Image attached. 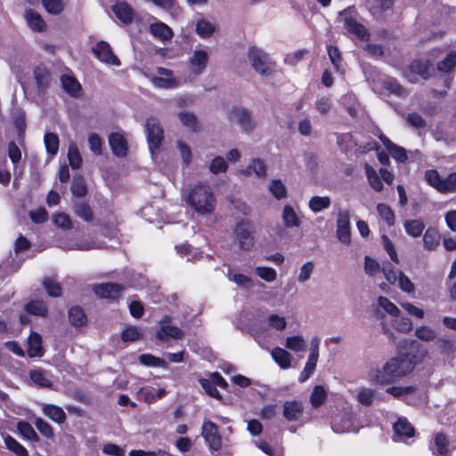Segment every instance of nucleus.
<instances>
[{
    "instance_id": "obj_6",
    "label": "nucleus",
    "mask_w": 456,
    "mask_h": 456,
    "mask_svg": "<svg viewBox=\"0 0 456 456\" xmlns=\"http://www.w3.org/2000/svg\"><path fill=\"white\" fill-rule=\"evenodd\" d=\"M382 273L388 284L395 285L404 293L413 294L415 292V285L411 279L402 271H396L388 263L382 266Z\"/></svg>"
},
{
    "instance_id": "obj_14",
    "label": "nucleus",
    "mask_w": 456,
    "mask_h": 456,
    "mask_svg": "<svg viewBox=\"0 0 456 456\" xmlns=\"http://www.w3.org/2000/svg\"><path fill=\"white\" fill-rule=\"evenodd\" d=\"M209 61V53L205 49H195L188 59L190 71L194 76L201 75Z\"/></svg>"
},
{
    "instance_id": "obj_11",
    "label": "nucleus",
    "mask_w": 456,
    "mask_h": 456,
    "mask_svg": "<svg viewBox=\"0 0 456 456\" xmlns=\"http://www.w3.org/2000/svg\"><path fill=\"white\" fill-rule=\"evenodd\" d=\"M336 236L343 245L351 243L350 212L347 209H339L336 221Z\"/></svg>"
},
{
    "instance_id": "obj_9",
    "label": "nucleus",
    "mask_w": 456,
    "mask_h": 456,
    "mask_svg": "<svg viewBox=\"0 0 456 456\" xmlns=\"http://www.w3.org/2000/svg\"><path fill=\"white\" fill-rule=\"evenodd\" d=\"M248 58L256 72L266 76L271 72V61L268 54L256 46H251L248 52Z\"/></svg>"
},
{
    "instance_id": "obj_64",
    "label": "nucleus",
    "mask_w": 456,
    "mask_h": 456,
    "mask_svg": "<svg viewBox=\"0 0 456 456\" xmlns=\"http://www.w3.org/2000/svg\"><path fill=\"white\" fill-rule=\"evenodd\" d=\"M208 169L214 175L224 173L228 169V163L223 157L217 156L211 160Z\"/></svg>"
},
{
    "instance_id": "obj_29",
    "label": "nucleus",
    "mask_w": 456,
    "mask_h": 456,
    "mask_svg": "<svg viewBox=\"0 0 456 456\" xmlns=\"http://www.w3.org/2000/svg\"><path fill=\"white\" fill-rule=\"evenodd\" d=\"M273 360L283 370L291 366L292 355L285 349L280 346L273 348L270 352Z\"/></svg>"
},
{
    "instance_id": "obj_43",
    "label": "nucleus",
    "mask_w": 456,
    "mask_h": 456,
    "mask_svg": "<svg viewBox=\"0 0 456 456\" xmlns=\"http://www.w3.org/2000/svg\"><path fill=\"white\" fill-rule=\"evenodd\" d=\"M330 204L331 200L330 198L328 196H314L310 199L308 202V207L314 213H319L329 208L330 207Z\"/></svg>"
},
{
    "instance_id": "obj_27",
    "label": "nucleus",
    "mask_w": 456,
    "mask_h": 456,
    "mask_svg": "<svg viewBox=\"0 0 456 456\" xmlns=\"http://www.w3.org/2000/svg\"><path fill=\"white\" fill-rule=\"evenodd\" d=\"M430 449L435 455L449 456L451 449L448 438L442 433L436 434Z\"/></svg>"
},
{
    "instance_id": "obj_51",
    "label": "nucleus",
    "mask_w": 456,
    "mask_h": 456,
    "mask_svg": "<svg viewBox=\"0 0 456 456\" xmlns=\"http://www.w3.org/2000/svg\"><path fill=\"white\" fill-rule=\"evenodd\" d=\"M44 142L47 153L53 157L57 154L59 149V137L56 134L48 132L44 136Z\"/></svg>"
},
{
    "instance_id": "obj_48",
    "label": "nucleus",
    "mask_w": 456,
    "mask_h": 456,
    "mask_svg": "<svg viewBox=\"0 0 456 456\" xmlns=\"http://www.w3.org/2000/svg\"><path fill=\"white\" fill-rule=\"evenodd\" d=\"M456 66V52L451 51L446 56L436 64L438 71L443 73L451 72Z\"/></svg>"
},
{
    "instance_id": "obj_56",
    "label": "nucleus",
    "mask_w": 456,
    "mask_h": 456,
    "mask_svg": "<svg viewBox=\"0 0 456 456\" xmlns=\"http://www.w3.org/2000/svg\"><path fill=\"white\" fill-rule=\"evenodd\" d=\"M4 444L7 449L11 451L12 453H14L16 456L28 455L27 449L10 436L4 437Z\"/></svg>"
},
{
    "instance_id": "obj_10",
    "label": "nucleus",
    "mask_w": 456,
    "mask_h": 456,
    "mask_svg": "<svg viewBox=\"0 0 456 456\" xmlns=\"http://www.w3.org/2000/svg\"><path fill=\"white\" fill-rule=\"evenodd\" d=\"M233 235L240 249L248 251L254 246L252 224L248 220H241L237 223L233 230Z\"/></svg>"
},
{
    "instance_id": "obj_17",
    "label": "nucleus",
    "mask_w": 456,
    "mask_h": 456,
    "mask_svg": "<svg viewBox=\"0 0 456 456\" xmlns=\"http://www.w3.org/2000/svg\"><path fill=\"white\" fill-rule=\"evenodd\" d=\"M395 442H403L408 438L413 437L415 429L408 419L404 417H400L393 425Z\"/></svg>"
},
{
    "instance_id": "obj_28",
    "label": "nucleus",
    "mask_w": 456,
    "mask_h": 456,
    "mask_svg": "<svg viewBox=\"0 0 456 456\" xmlns=\"http://www.w3.org/2000/svg\"><path fill=\"white\" fill-rule=\"evenodd\" d=\"M25 20L30 29L36 32H43L46 28V24L42 16L34 10H27L25 12Z\"/></svg>"
},
{
    "instance_id": "obj_57",
    "label": "nucleus",
    "mask_w": 456,
    "mask_h": 456,
    "mask_svg": "<svg viewBox=\"0 0 456 456\" xmlns=\"http://www.w3.org/2000/svg\"><path fill=\"white\" fill-rule=\"evenodd\" d=\"M17 428L24 439L33 442H37L39 440L37 434L30 424L20 421L18 423Z\"/></svg>"
},
{
    "instance_id": "obj_16",
    "label": "nucleus",
    "mask_w": 456,
    "mask_h": 456,
    "mask_svg": "<svg viewBox=\"0 0 456 456\" xmlns=\"http://www.w3.org/2000/svg\"><path fill=\"white\" fill-rule=\"evenodd\" d=\"M264 323L268 330L281 333L289 326V317L283 313L273 311L265 315Z\"/></svg>"
},
{
    "instance_id": "obj_37",
    "label": "nucleus",
    "mask_w": 456,
    "mask_h": 456,
    "mask_svg": "<svg viewBox=\"0 0 456 456\" xmlns=\"http://www.w3.org/2000/svg\"><path fill=\"white\" fill-rule=\"evenodd\" d=\"M243 174L246 175H254L257 178H265L266 176V167L263 160L254 159L243 171Z\"/></svg>"
},
{
    "instance_id": "obj_32",
    "label": "nucleus",
    "mask_w": 456,
    "mask_h": 456,
    "mask_svg": "<svg viewBox=\"0 0 456 456\" xmlns=\"http://www.w3.org/2000/svg\"><path fill=\"white\" fill-rule=\"evenodd\" d=\"M61 82L63 90L71 97H78L81 94V85L73 76L62 75Z\"/></svg>"
},
{
    "instance_id": "obj_2",
    "label": "nucleus",
    "mask_w": 456,
    "mask_h": 456,
    "mask_svg": "<svg viewBox=\"0 0 456 456\" xmlns=\"http://www.w3.org/2000/svg\"><path fill=\"white\" fill-rule=\"evenodd\" d=\"M338 22L346 30V34L353 37L359 43H367L369 33L366 28L358 21L357 12L354 8H347L340 12Z\"/></svg>"
},
{
    "instance_id": "obj_13",
    "label": "nucleus",
    "mask_w": 456,
    "mask_h": 456,
    "mask_svg": "<svg viewBox=\"0 0 456 456\" xmlns=\"http://www.w3.org/2000/svg\"><path fill=\"white\" fill-rule=\"evenodd\" d=\"M201 436L210 450L218 451L222 447V436L218 427L214 422L210 420L203 422Z\"/></svg>"
},
{
    "instance_id": "obj_24",
    "label": "nucleus",
    "mask_w": 456,
    "mask_h": 456,
    "mask_svg": "<svg viewBox=\"0 0 456 456\" xmlns=\"http://www.w3.org/2000/svg\"><path fill=\"white\" fill-rule=\"evenodd\" d=\"M379 137L394 159L401 163H403L407 160L408 157L406 151L403 148L395 144L382 134H380Z\"/></svg>"
},
{
    "instance_id": "obj_38",
    "label": "nucleus",
    "mask_w": 456,
    "mask_h": 456,
    "mask_svg": "<svg viewBox=\"0 0 456 456\" xmlns=\"http://www.w3.org/2000/svg\"><path fill=\"white\" fill-rule=\"evenodd\" d=\"M440 234L437 230L428 228L423 235V246L427 250H434L440 243Z\"/></svg>"
},
{
    "instance_id": "obj_1",
    "label": "nucleus",
    "mask_w": 456,
    "mask_h": 456,
    "mask_svg": "<svg viewBox=\"0 0 456 456\" xmlns=\"http://www.w3.org/2000/svg\"><path fill=\"white\" fill-rule=\"evenodd\" d=\"M186 203L199 215H210L215 211L216 200L212 190L202 183L195 184L187 193Z\"/></svg>"
},
{
    "instance_id": "obj_46",
    "label": "nucleus",
    "mask_w": 456,
    "mask_h": 456,
    "mask_svg": "<svg viewBox=\"0 0 456 456\" xmlns=\"http://www.w3.org/2000/svg\"><path fill=\"white\" fill-rule=\"evenodd\" d=\"M268 190L276 200H282L287 197V187L281 179L271 180Z\"/></svg>"
},
{
    "instance_id": "obj_4",
    "label": "nucleus",
    "mask_w": 456,
    "mask_h": 456,
    "mask_svg": "<svg viewBox=\"0 0 456 456\" xmlns=\"http://www.w3.org/2000/svg\"><path fill=\"white\" fill-rule=\"evenodd\" d=\"M425 180L438 192L448 194L456 192V172L443 177L436 169H428L425 172Z\"/></svg>"
},
{
    "instance_id": "obj_19",
    "label": "nucleus",
    "mask_w": 456,
    "mask_h": 456,
    "mask_svg": "<svg viewBox=\"0 0 456 456\" xmlns=\"http://www.w3.org/2000/svg\"><path fill=\"white\" fill-rule=\"evenodd\" d=\"M368 379L377 385H388L395 382L390 370L387 368V362L382 368L371 369L368 373Z\"/></svg>"
},
{
    "instance_id": "obj_18",
    "label": "nucleus",
    "mask_w": 456,
    "mask_h": 456,
    "mask_svg": "<svg viewBox=\"0 0 456 456\" xmlns=\"http://www.w3.org/2000/svg\"><path fill=\"white\" fill-rule=\"evenodd\" d=\"M331 428L333 431L338 434L354 432L356 430L352 415L347 412H341L334 416Z\"/></svg>"
},
{
    "instance_id": "obj_5",
    "label": "nucleus",
    "mask_w": 456,
    "mask_h": 456,
    "mask_svg": "<svg viewBox=\"0 0 456 456\" xmlns=\"http://www.w3.org/2000/svg\"><path fill=\"white\" fill-rule=\"evenodd\" d=\"M151 85L158 89L172 90L182 86L181 79L172 69L158 67L154 74L148 75Z\"/></svg>"
},
{
    "instance_id": "obj_8",
    "label": "nucleus",
    "mask_w": 456,
    "mask_h": 456,
    "mask_svg": "<svg viewBox=\"0 0 456 456\" xmlns=\"http://www.w3.org/2000/svg\"><path fill=\"white\" fill-rule=\"evenodd\" d=\"M414 365L412 358L408 354H400L387 362V368L390 370L395 381L411 372Z\"/></svg>"
},
{
    "instance_id": "obj_63",
    "label": "nucleus",
    "mask_w": 456,
    "mask_h": 456,
    "mask_svg": "<svg viewBox=\"0 0 456 456\" xmlns=\"http://www.w3.org/2000/svg\"><path fill=\"white\" fill-rule=\"evenodd\" d=\"M34 77L38 88L43 89L49 84L50 74L44 67H37L34 70Z\"/></svg>"
},
{
    "instance_id": "obj_50",
    "label": "nucleus",
    "mask_w": 456,
    "mask_h": 456,
    "mask_svg": "<svg viewBox=\"0 0 456 456\" xmlns=\"http://www.w3.org/2000/svg\"><path fill=\"white\" fill-rule=\"evenodd\" d=\"M314 269H315V265L313 261H307V262L304 263L300 266L298 274L297 276V282L300 284H304L306 281H308L311 279Z\"/></svg>"
},
{
    "instance_id": "obj_59",
    "label": "nucleus",
    "mask_w": 456,
    "mask_h": 456,
    "mask_svg": "<svg viewBox=\"0 0 456 456\" xmlns=\"http://www.w3.org/2000/svg\"><path fill=\"white\" fill-rule=\"evenodd\" d=\"M74 213L85 222H92L94 220L93 210L89 205L86 203H78L74 206Z\"/></svg>"
},
{
    "instance_id": "obj_62",
    "label": "nucleus",
    "mask_w": 456,
    "mask_h": 456,
    "mask_svg": "<svg viewBox=\"0 0 456 456\" xmlns=\"http://www.w3.org/2000/svg\"><path fill=\"white\" fill-rule=\"evenodd\" d=\"M179 120L181 123L191 129L192 131H197L199 128V123L196 116L192 112L189 111H181L178 114Z\"/></svg>"
},
{
    "instance_id": "obj_35",
    "label": "nucleus",
    "mask_w": 456,
    "mask_h": 456,
    "mask_svg": "<svg viewBox=\"0 0 456 456\" xmlns=\"http://www.w3.org/2000/svg\"><path fill=\"white\" fill-rule=\"evenodd\" d=\"M32 382L41 387H51L53 385L52 376L41 369L32 370L29 373Z\"/></svg>"
},
{
    "instance_id": "obj_49",
    "label": "nucleus",
    "mask_w": 456,
    "mask_h": 456,
    "mask_svg": "<svg viewBox=\"0 0 456 456\" xmlns=\"http://www.w3.org/2000/svg\"><path fill=\"white\" fill-rule=\"evenodd\" d=\"M377 305L379 309L383 310L392 317H399V308L387 297L382 296L379 297L377 299Z\"/></svg>"
},
{
    "instance_id": "obj_39",
    "label": "nucleus",
    "mask_w": 456,
    "mask_h": 456,
    "mask_svg": "<svg viewBox=\"0 0 456 456\" xmlns=\"http://www.w3.org/2000/svg\"><path fill=\"white\" fill-rule=\"evenodd\" d=\"M285 347L292 352H303L306 347L305 338L300 335H292L285 338Z\"/></svg>"
},
{
    "instance_id": "obj_55",
    "label": "nucleus",
    "mask_w": 456,
    "mask_h": 456,
    "mask_svg": "<svg viewBox=\"0 0 456 456\" xmlns=\"http://www.w3.org/2000/svg\"><path fill=\"white\" fill-rule=\"evenodd\" d=\"M255 273L266 282H273L277 279V272L269 266H256L254 269Z\"/></svg>"
},
{
    "instance_id": "obj_23",
    "label": "nucleus",
    "mask_w": 456,
    "mask_h": 456,
    "mask_svg": "<svg viewBox=\"0 0 456 456\" xmlns=\"http://www.w3.org/2000/svg\"><path fill=\"white\" fill-rule=\"evenodd\" d=\"M138 397L143 400L147 403H155L158 399L162 398L167 395V391L163 387H142L137 392Z\"/></svg>"
},
{
    "instance_id": "obj_20",
    "label": "nucleus",
    "mask_w": 456,
    "mask_h": 456,
    "mask_svg": "<svg viewBox=\"0 0 456 456\" xmlns=\"http://www.w3.org/2000/svg\"><path fill=\"white\" fill-rule=\"evenodd\" d=\"M122 290L123 287L118 283H102L94 287L95 295L106 299L117 298Z\"/></svg>"
},
{
    "instance_id": "obj_22",
    "label": "nucleus",
    "mask_w": 456,
    "mask_h": 456,
    "mask_svg": "<svg viewBox=\"0 0 456 456\" xmlns=\"http://www.w3.org/2000/svg\"><path fill=\"white\" fill-rule=\"evenodd\" d=\"M217 28L218 25L216 21L200 18L195 23V33L202 39H208L214 36Z\"/></svg>"
},
{
    "instance_id": "obj_7",
    "label": "nucleus",
    "mask_w": 456,
    "mask_h": 456,
    "mask_svg": "<svg viewBox=\"0 0 456 456\" xmlns=\"http://www.w3.org/2000/svg\"><path fill=\"white\" fill-rule=\"evenodd\" d=\"M231 123L240 126L245 133L252 132L256 127V122L252 118L251 112L242 106H233L227 113Z\"/></svg>"
},
{
    "instance_id": "obj_15",
    "label": "nucleus",
    "mask_w": 456,
    "mask_h": 456,
    "mask_svg": "<svg viewBox=\"0 0 456 456\" xmlns=\"http://www.w3.org/2000/svg\"><path fill=\"white\" fill-rule=\"evenodd\" d=\"M93 53L102 63L116 67H119L121 65L119 59L114 54L110 45L105 41L98 42L94 46Z\"/></svg>"
},
{
    "instance_id": "obj_40",
    "label": "nucleus",
    "mask_w": 456,
    "mask_h": 456,
    "mask_svg": "<svg viewBox=\"0 0 456 456\" xmlns=\"http://www.w3.org/2000/svg\"><path fill=\"white\" fill-rule=\"evenodd\" d=\"M28 314L38 317H45L48 313L46 303L44 300H31L25 305Z\"/></svg>"
},
{
    "instance_id": "obj_60",
    "label": "nucleus",
    "mask_w": 456,
    "mask_h": 456,
    "mask_svg": "<svg viewBox=\"0 0 456 456\" xmlns=\"http://www.w3.org/2000/svg\"><path fill=\"white\" fill-rule=\"evenodd\" d=\"M377 211L380 218L386 222L388 226H392L395 224V214L389 206L379 203L377 205Z\"/></svg>"
},
{
    "instance_id": "obj_44",
    "label": "nucleus",
    "mask_w": 456,
    "mask_h": 456,
    "mask_svg": "<svg viewBox=\"0 0 456 456\" xmlns=\"http://www.w3.org/2000/svg\"><path fill=\"white\" fill-rule=\"evenodd\" d=\"M182 330L176 326L162 325L157 333V337L160 340H166L168 338L179 339L183 337Z\"/></svg>"
},
{
    "instance_id": "obj_31",
    "label": "nucleus",
    "mask_w": 456,
    "mask_h": 456,
    "mask_svg": "<svg viewBox=\"0 0 456 456\" xmlns=\"http://www.w3.org/2000/svg\"><path fill=\"white\" fill-rule=\"evenodd\" d=\"M43 354L42 337L38 333L31 331L28 338V355L29 357H41Z\"/></svg>"
},
{
    "instance_id": "obj_58",
    "label": "nucleus",
    "mask_w": 456,
    "mask_h": 456,
    "mask_svg": "<svg viewBox=\"0 0 456 456\" xmlns=\"http://www.w3.org/2000/svg\"><path fill=\"white\" fill-rule=\"evenodd\" d=\"M69 320L73 326L80 327L86 322V316L79 307H72L69 311Z\"/></svg>"
},
{
    "instance_id": "obj_45",
    "label": "nucleus",
    "mask_w": 456,
    "mask_h": 456,
    "mask_svg": "<svg viewBox=\"0 0 456 456\" xmlns=\"http://www.w3.org/2000/svg\"><path fill=\"white\" fill-rule=\"evenodd\" d=\"M63 248L68 250H90L94 248H102V243L95 241H90L88 240H83L79 242H68L61 246Z\"/></svg>"
},
{
    "instance_id": "obj_33",
    "label": "nucleus",
    "mask_w": 456,
    "mask_h": 456,
    "mask_svg": "<svg viewBox=\"0 0 456 456\" xmlns=\"http://www.w3.org/2000/svg\"><path fill=\"white\" fill-rule=\"evenodd\" d=\"M409 69L411 72L418 74L425 79L431 76L433 70L432 64L428 60H416L411 63Z\"/></svg>"
},
{
    "instance_id": "obj_36",
    "label": "nucleus",
    "mask_w": 456,
    "mask_h": 456,
    "mask_svg": "<svg viewBox=\"0 0 456 456\" xmlns=\"http://www.w3.org/2000/svg\"><path fill=\"white\" fill-rule=\"evenodd\" d=\"M403 228L405 232L412 237V238H418L419 237L425 229V224L424 222L418 218V219H406L403 222Z\"/></svg>"
},
{
    "instance_id": "obj_34",
    "label": "nucleus",
    "mask_w": 456,
    "mask_h": 456,
    "mask_svg": "<svg viewBox=\"0 0 456 456\" xmlns=\"http://www.w3.org/2000/svg\"><path fill=\"white\" fill-rule=\"evenodd\" d=\"M42 411L49 419L59 424L63 423L66 419V414L64 411L59 406L43 403Z\"/></svg>"
},
{
    "instance_id": "obj_61",
    "label": "nucleus",
    "mask_w": 456,
    "mask_h": 456,
    "mask_svg": "<svg viewBox=\"0 0 456 456\" xmlns=\"http://www.w3.org/2000/svg\"><path fill=\"white\" fill-rule=\"evenodd\" d=\"M376 391L370 387H360L357 393V401L364 405L369 406L372 403Z\"/></svg>"
},
{
    "instance_id": "obj_12",
    "label": "nucleus",
    "mask_w": 456,
    "mask_h": 456,
    "mask_svg": "<svg viewBox=\"0 0 456 456\" xmlns=\"http://www.w3.org/2000/svg\"><path fill=\"white\" fill-rule=\"evenodd\" d=\"M147 141L151 153L158 150L164 138L163 129L158 118L151 117L147 119L146 125Z\"/></svg>"
},
{
    "instance_id": "obj_41",
    "label": "nucleus",
    "mask_w": 456,
    "mask_h": 456,
    "mask_svg": "<svg viewBox=\"0 0 456 456\" xmlns=\"http://www.w3.org/2000/svg\"><path fill=\"white\" fill-rule=\"evenodd\" d=\"M282 221L284 225L288 228L298 227L300 225V219L297 214L289 205H286L283 208Z\"/></svg>"
},
{
    "instance_id": "obj_30",
    "label": "nucleus",
    "mask_w": 456,
    "mask_h": 456,
    "mask_svg": "<svg viewBox=\"0 0 456 456\" xmlns=\"http://www.w3.org/2000/svg\"><path fill=\"white\" fill-rule=\"evenodd\" d=\"M150 32L154 37L161 41H168L174 36L171 28L162 21L151 24Z\"/></svg>"
},
{
    "instance_id": "obj_47",
    "label": "nucleus",
    "mask_w": 456,
    "mask_h": 456,
    "mask_svg": "<svg viewBox=\"0 0 456 456\" xmlns=\"http://www.w3.org/2000/svg\"><path fill=\"white\" fill-rule=\"evenodd\" d=\"M364 169L370 187L376 191H381L383 190V183L379 174H378L376 170L368 164L365 165Z\"/></svg>"
},
{
    "instance_id": "obj_26",
    "label": "nucleus",
    "mask_w": 456,
    "mask_h": 456,
    "mask_svg": "<svg viewBox=\"0 0 456 456\" xmlns=\"http://www.w3.org/2000/svg\"><path fill=\"white\" fill-rule=\"evenodd\" d=\"M109 143L112 152L118 157H124L127 152V142L120 133H113L109 137Z\"/></svg>"
},
{
    "instance_id": "obj_52",
    "label": "nucleus",
    "mask_w": 456,
    "mask_h": 456,
    "mask_svg": "<svg viewBox=\"0 0 456 456\" xmlns=\"http://www.w3.org/2000/svg\"><path fill=\"white\" fill-rule=\"evenodd\" d=\"M327 398V390L323 386H315L310 396V402L314 408L321 406Z\"/></svg>"
},
{
    "instance_id": "obj_3",
    "label": "nucleus",
    "mask_w": 456,
    "mask_h": 456,
    "mask_svg": "<svg viewBox=\"0 0 456 456\" xmlns=\"http://www.w3.org/2000/svg\"><path fill=\"white\" fill-rule=\"evenodd\" d=\"M364 74L366 79L372 83L374 91H381L379 86H382L387 94L397 96H403L406 94L405 89L395 79L379 73L375 68H365Z\"/></svg>"
},
{
    "instance_id": "obj_54",
    "label": "nucleus",
    "mask_w": 456,
    "mask_h": 456,
    "mask_svg": "<svg viewBox=\"0 0 456 456\" xmlns=\"http://www.w3.org/2000/svg\"><path fill=\"white\" fill-rule=\"evenodd\" d=\"M415 336L421 341L430 342L436 338V331L428 325H421L415 330Z\"/></svg>"
},
{
    "instance_id": "obj_25",
    "label": "nucleus",
    "mask_w": 456,
    "mask_h": 456,
    "mask_svg": "<svg viewBox=\"0 0 456 456\" xmlns=\"http://www.w3.org/2000/svg\"><path fill=\"white\" fill-rule=\"evenodd\" d=\"M304 411L302 403L297 401L285 402L283 404V416L289 421H297L301 419Z\"/></svg>"
},
{
    "instance_id": "obj_21",
    "label": "nucleus",
    "mask_w": 456,
    "mask_h": 456,
    "mask_svg": "<svg viewBox=\"0 0 456 456\" xmlns=\"http://www.w3.org/2000/svg\"><path fill=\"white\" fill-rule=\"evenodd\" d=\"M115 16L124 24H129L134 17V9L126 2H117L111 6Z\"/></svg>"
},
{
    "instance_id": "obj_53",
    "label": "nucleus",
    "mask_w": 456,
    "mask_h": 456,
    "mask_svg": "<svg viewBox=\"0 0 456 456\" xmlns=\"http://www.w3.org/2000/svg\"><path fill=\"white\" fill-rule=\"evenodd\" d=\"M68 159L71 168L77 169L81 167L82 158L77 146L73 142L69 144Z\"/></svg>"
},
{
    "instance_id": "obj_42",
    "label": "nucleus",
    "mask_w": 456,
    "mask_h": 456,
    "mask_svg": "<svg viewBox=\"0 0 456 456\" xmlns=\"http://www.w3.org/2000/svg\"><path fill=\"white\" fill-rule=\"evenodd\" d=\"M226 276L229 281L234 282L239 287L251 289L254 286V282L250 277L242 273H234L231 269L228 270Z\"/></svg>"
}]
</instances>
